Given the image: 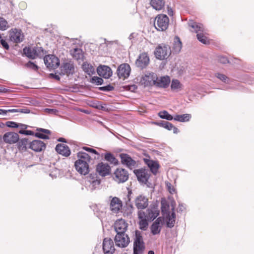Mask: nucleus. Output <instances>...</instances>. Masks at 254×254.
<instances>
[{
  "label": "nucleus",
  "mask_w": 254,
  "mask_h": 254,
  "mask_svg": "<svg viewBox=\"0 0 254 254\" xmlns=\"http://www.w3.org/2000/svg\"><path fill=\"white\" fill-rule=\"evenodd\" d=\"M191 118V115L189 114H185L183 115H176L174 120L177 121H179L181 122H185L189 121Z\"/></svg>",
  "instance_id": "33"
},
{
  "label": "nucleus",
  "mask_w": 254,
  "mask_h": 254,
  "mask_svg": "<svg viewBox=\"0 0 254 254\" xmlns=\"http://www.w3.org/2000/svg\"><path fill=\"white\" fill-rule=\"evenodd\" d=\"M169 22V18L167 15L160 14L156 17L154 26L158 31H165L168 27Z\"/></svg>",
  "instance_id": "2"
},
{
  "label": "nucleus",
  "mask_w": 254,
  "mask_h": 254,
  "mask_svg": "<svg viewBox=\"0 0 254 254\" xmlns=\"http://www.w3.org/2000/svg\"><path fill=\"white\" fill-rule=\"evenodd\" d=\"M27 146H29V143H28V139L26 138H23L20 140L18 142V148L19 150H26Z\"/></svg>",
  "instance_id": "37"
},
{
  "label": "nucleus",
  "mask_w": 254,
  "mask_h": 254,
  "mask_svg": "<svg viewBox=\"0 0 254 254\" xmlns=\"http://www.w3.org/2000/svg\"><path fill=\"white\" fill-rule=\"evenodd\" d=\"M150 230L152 234L154 235L160 234L161 230L160 225L153 223L150 226Z\"/></svg>",
  "instance_id": "38"
},
{
  "label": "nucleus",
  "mask_w": 254,
  "mask_h": 254,
  "mask_svg": "<svg viewBox=\"0 0 254 254\" xmlns=\"http://www.w3.org/2000/svg\"><path fill=\"white\" fill-rule=\"evenodd\" d=\"M159 214V211L155 208H151L147 209V219L153 220Z\"/></svg>",
  "instance_id": "26"
},
{
  "label": "nucleus",
  "mask_w": 254,
  "mask_h": 254,
  "mask_svg": "<svg viewBox=\"0 0 254 254\" xmlns=\"http://www.w3.org/2000/svg\"><path fill=\"white\" fill-rule=\"evenodd\" d=\"M116 246L120 248H126L130 243V239L126 233L116 234L114 238Z\"/></svg>",
  "instance_id": "4"
},
{
  "label": "nucleus",
  "mask_w": 254,
  "mask_h": 254,
  "mask_svg": "<svg viewBox=\"0 0 254 254\" xmlns=\"http://www.w3.org/2000/svg\"><path fill=\"white\" fill-rule=\"evenodd\" d=\"M90 82L93 84L99 85H101L103 83V79L98 76H93L90 79Z\"/></svg>",
  "instance_id": "43"
},
{
  "label": "nucleus",
  "mask_w": 254,
  "mask_h": 254,
  "mask_svg": "<svg viewBox=\"0 0 254 254\" xmlns=\"http://www.w3.org/2000/svg\"><path fill=\"white\" fill-rule=\"evenodd\" d=\"M36 58L42 56L44 54V50L42 48L39 47H33Z\"/></svg>",
  "instance_id": "46"
},
{
  "label": "nucleus",
  "mask_w": 254,
  "mask_h": 254,
  "mask_svg": "<svg viewBox=\"0 0 254 254\" xmlns=\"http://www.w3.org/2000/svg\"><path fill=\"white\" fill-rule=\"evenodd\" d=\"M146 170L143 168H141L139 169H135L133 171L135 175H146L145 172Z\"/></svg>",
  "instance_id": "54"
},
{
  "label": "nucleus",
  "mask_w": 254,
  "mask_h": 254,
  "mask_svg": "<svg viewBox=\"0 0 254 254\" xmlns=\"http://www.w3.org/2000/svg\"><path fill=\"white\" fill-rule=\"evenodd\" d=\"M158 77L156 73L154 72H147L142 76L141 79V83L145 86L156 85V80Z\"/></svg>",
  "instance_id": "6"
},
{
  "label": "nucleus",
  "mask_w": 254,
  "mask_h": 254,
  "mask_svg": "<svg viewBox=\"0 0 254 254\" xmlns=\"http://www.w3.org/2000/svg\"><path fill=\"white\" fill-rule=\"evenodd\" d=\"M3 141L8 144H14L19 140V136L18 133L14 132H7L3 135Z\"/></svg>",
  "instance_id": "12"
},
{
  "label": "nucleus",
  "mask_w": 254,
  "mask_h": 254,
  "mask_svg": "<svg viewBox=\"0 0 254 254\" xmlns=\"http://www.w3.org/2000/svg\"><path fill=\"white\" fill-rule=\"evenodd\" d=\"M72 57L76 60H78L82 58L83 55L82 51L78 48L74 49L70 51Z\"/></svg>",
  "instance_id": "36"
},
{
  "label": "nucleus",
  "mask_w": 254,
  "mask_h": 254,
  "mask_svg": "<svg viewBox=\"0 0 254 254\" xmlns=\"http://www.w3.org/2000/svg\"><path fill=\"white\" fill-rule=\"evenodd\" d=\"M46 144L41 140H34L29 143V148L35 152H41L45 149Z\"/></svg>",
  "instance_id": "14"
},
{
  "label": "nucleus",
  "mask_w": 254,
  "mask_h": 254,
  "mask_svg": "<svg viewBox=\"0 0 254 254\" xmlns=\"http://www.w3.org/2000/svg\"><path fill=\"white\" fill-rule=\"evenodd\" d=\"M0 43H1V44L2 45V46L5 49H6L7 50L9 49L8 44H7V43L4 40L1 39V41H0Z\"/></svg>",
  "instance_id": "61"
},
{
  "label": "nucleus",
  "mask_w": 254,
  "mask_h": 254,
  "mask_svg": "<svg viewBox=\"0 0 254 254\" xmlns=\"http://www.w3.org/2000/svg\"><path fill=\"white\" fill-rule=\"evenodd\" d=\"M18 124L13 121H7L5 123V126L10 128H18Z\"/></svg>",
  "instance_id": "47"
},
{
  "label": "nucleus",
  "mask_w": 254,
  "mask_h": 254,
  "mask_svg": "<svg viewBox=\"0 0 254 254\" xmlns=\"http://www.w3.org/2000/svg\"><path fill=\"white\" fill-rule=\"evenodd\" d=\"M127 227L128 224L122 219L117 220L114 225V228L116 234L126 233Z\"/></svg>",
  "instance_id": "9"
},
{
  "label": "nucleus",
  "mask_w": 254,
  "mask_h": 254,
  "mask_svg": "<svg viewBox=\"0 0 254 254\" xmlns=\"http://www.w3.org/2000/svg\"><path fill=\"white\" fill-rule=\"evenodd\" d=\"M28 127V126L25 124L18 123V127L20 128V130H25Z\"/></svg>",
  "instance_id": "62"
},
{
  "label": "nucleus",
  "mask_w": 254,
  "mask_h": 254,
  "mask_svg": "<svg viewBox=\"0 0 254 254\" xmlns=\"http://www.w3.org/2000/svg\"><path fill=\"white\" fill-rule=\"evenodd\" d=\"M8 27L7 21L2 17H0V30H5Z\"/></svg>",
  "instance_id": "44"
},
{
  "label": "nucleus",
  "mask_w": 254,
  "mask_h": 254,
  "mask_svg": "<svg viewBox=\"0 0 254 254\" xmlns=\"http://www.w3.org/2000/svg\"><path fill=\"white\" fill-rule=\"evenodd\" d=\"M149 58L146 53H142L139 55L136 61V66L141 69L145 68L149 63Z\"/></svg>",
  "instance_id": "13"
},
{
  "label": "nucleus",
  "mask_w": 254,
  "mask_h": 254,
  "mask_svg": "<svg viewBox=\"0 0 254 254\" xmlns=\"http://www.w3.org/2000/svg\"><path fill=\"white\" fill-rule=\"evenodd\" d=\"M216 76L220 80H222V81L225 83L227 82L228 78L224 74L218 73L216 74Z\"/></svg>",
  "instance_id": "52"
},
{
  "label": "nucleus",
  "mask_w": 254,
  "mask_h": 254,
  "mask_svg": "<svg viewBox=\"0 0 254 254\" xmlns=\"http://www.w3.org/2000/svg\"><path fill=\"white\" fill-rule=\"evenodd\" d=\"M105 159L109 162L110 164L117 165L119 164V161L114 155L111 153L108 152L105 154Z\"/></svg>",
  "instance_id": "30"
},
{
  "label": "nucleus",
  "mask_w": 254,
  "mask_h": 254,
  "mask_svg": "<svg viewBox=\"0 0 254 254\" xmlns=\"http://www.w3.org/2000/svg\"><path fill=\"white\" fill-rule=\"evenodd\" d=\"M115 175H126V171L123 168H118L115 172Z\"/></svg>",
  "instance_id": "58"
},
{
  "label": "nucleus",
  "mask_w": 254,
  "mask_h": 254,
  "mask_svg": "<svg viewBox=\"0 0 254 254\" xmlns=\"http://www.w3.org/2000/svg\"><path fill=\"white\" fill-rule=\"evenodd\" d=\"M170 83V78L169 76L166 75L158 78L155 85L159 87L166 88L169 86Z\"/></svg>",
  "instance_id": "24"
},
{
  "label": "nucleus",
  "mask_w": 254,
  "mask_h": 254,
  "mask_svg": "<svg viewBox=\"0 0 254 254\" xmlns=\"http://www.w3.org/2000/svg\"><path fill=\"white\" fill-rule=\"evenodd\" d=\"M12 111H13L12 109L4 110L0 109V115L6 116L9 113H12Z\"/></svg>",
  "instance_id": "55"
},
{
  "label": "nucleus",
  "mask_w": 254,
  "mask_h": 254,
  "mask_svg": "<svg viewBox=\"0 0 254 254\" xmlns=\"http://www.w3.org/2000/svg\"><path fill=\"white\" fill-rule=\"evenodd\" d=\"M23 53L29 59H34L36 58L33 47H25L23 49Z\"/></svg>",
  "instance_id": "32"
},
{
  "label": "nucleus",
  "mask_w": 254,
  "mask_h": 254,
  "mask_svg": "<svg viewBox=\"0 0 254 254\" xmlns=\"http://www.w3.org/2000/svg\"><path fill=\"white\" fill-rule=\"evenodd\" d=\"M57 152L63 156L67 157L70 154V150L69 147L64 144H58L56 147Z\"/></svg>",
  "instance_id": "23"
},
{
  "label": "nucleus",
  "mask_w": 254,
  "mask_h": 254,
  "mask_svg": "<svg viewBox=\"0 0 254 254\" xmlns=\"http://www.w3.org/2000/svg\"><path fill=\"white\" fill-rule=\"evenodd\" d=\"M147 212L145 213V212L142 210H140L138 212V218L139 220H142L144 219H147Z\"/></svg>",
  "instance_id": "49"
},
{
  "label": "nucleus",
  "mask_w": 254,
  "mask_h": 254,
  "mask_svg": "<svg viewBox=\"0 0 254 254\" xmlns=\"http://www.w3.org/2000/svg\"><path fill=\"white\" fill-rule=\"evenodd\" d=\"M18 133L21 134H25V135H35L33 131L31 130H20L18 131Z\"/></svg>",
  "instance_id": "57"
},
{
  "label": "nucleus",
  "mask_w": 254,
  "mask_h": 254,
  "mask_svg": "<svg viewBox=\"0 0 254 254\" xmlns=\"http://www.w3.org/2000/svg\"><path fill=\"white\" fill-rule=\"evenodd\" d=\"M182 48V44L180 39L178 36L175 37L174 39L173 52L175 53H179Z\"/></svg>",
  "instance_id": "25"
},
{
  "label": "nucleus",
  "mask_w": 254,
  "mask_h": 254,
  "mask_svg": "<svg viewBox=\"0 0 254 254\" xmlns=\"http://www.w3.org/2000/svg\"><path fill=\"white\" fill-rule=\"evenodd\" d=\"M218 61L220 63L225 64L228 63L227 58L224 56H220L218 57Z\"/></svg>",
  "instance_id": "59"
},
{
  "label": "nucleus",
  "mask_w": 254,
  "mask_h": 254,
  "mask_svg": "<svg viewBox=\"0 0 254 254\" xmlns=\"http://www.w3.org/2000/svg\"><path fill=\"white\" fill-rule=\"evenodd\" d=\"M149 220L146 219H144L142 220H139L138 222V225L139 227V229L142 231L146 230L148 226V222Z\"/></svg>",
  "instance_id": "42"
},
{
  "label": "nucleus",
  "mask_w": 254,
  "mask_h": 254,
  "mask_svg": "<svg viewBox=\"0 0 254 254\" xmlns=\"http://www.w3.org/2000/svg\"><path fill=\"white\" fill-rule=\"evenodd\" d=\"M98 74L105 78H109L112 75L111 68L107 65H100L97 69Z\"/></svg>",
  "instance_id": "19"
},
{
  "label": "nucleus",
  "mask_w": 254,
  "mask_h": 254,
  "mask_svg": "<svg viewBox=\"0 0 254 254\" xmlns=\"http://www.w3.org/2000/svg\"><path fill=\"white\" fill-rule=\"evenodd\" d=\"M130 67L128 64H123L118 68L117 74L120 78H127L129 75Z\"/></svg>",
  "instance_id": "11"
},
{
  "label": "nucleus",
  "mask_w": 254,
  "mask_h": 254,
  "mask_svg": "<svg viewBox=\"0 0 254 254\" xmlns=\"http://www.w3.org/2000/svg\"><path fill=\"white\" fill-rule=\"evenodd\" d=\"M183 85L178 79H174L172 80L171 84V88L172 91L178 92L183 89Z\"/></svg>",
  "instance_id": "29"
},
{
  "label": "nucleus",
  "mask_w": 254,
  "mask_h": 254,
  "mask_svg": "<svg viewBox=\"0 0 254 254\" xmlns=\"http://www.w3.org/2000/svg\"><path fill=\"white\" fill-rule=\"evenodd\" d=\"M150 176H136L138 181L143 184H146L148 187H150L151 183L148 182V179Z\"/></svg>",
  "instance_id": "40"
},
{
  "label": "nucleus",
  "mask_w": 254,
  "mask_h": 254,
  "mask_svg": "<svg viewBox=\"0 0 254 254\" xmlns=\"http://www.w3.org/2000/svg\"><path fill=\"white\" fill-rule=\"evenodd\" d=\"M12 110H13V111H12V113L19 112L24 114H28L30 113V110L27 108L12 109Z\"/></svg>",
  "instance_id": "50"
},
{
  "label": "nucleus",
  "mask_w": 254,
  "mask_h": 254,
  "mask_svg": "<svg viewBox=\"0 0 254 254\" xmlns=\"http://www.w3.org/2000/svg\"><path fill=\"white\" fill-rule=\"evenodd\" d=\"M100 89L102 91H111L114 89V87L110 85H108L105 86L101 87L100 88Z\"/></svg>",
  "instance_id": "56"
},
{
  "label": "nucleus",
  "mask_w": 254,
  "mask_h": 254,
  "mask_svg": "<svg viewBox=\"0 0 254 254\" xmlns=\"http://www.w3.org/2000/svg\"><path fill=\"white\" fill-rule=\"evenodd\" d=\"M165 185H166V186L168 191L170 192V193L173 194L174 192H175V190L172 187V185L171 184V183H170L168 181H165Z\"/></svg>",
  "instance_id": "48"
},
{
  "label": "nucleus",
  "mask_w": 254,
  "mask_h": 254,
  "mask_svg": "<svg viewBox=\"0 0 254 254\" xmlns=\"http://www.w3.org/2000/svg\"><path fill=\"white\" fill-rule=\"evenodd\" d=\"M82 68L85 72L89 75H92L95 73L94 67L90 64L84 63L82 64Z\"/></svg>",
  "instance_id": "31"
},
{
  "label": "nucleus",
  "mask_w": 254,
  "mask_h": 254,
  "mask_svg": "<svg viewBox=\"0 0 254 254\" xmlns=\"http://www.w3.org/2000/svg\"><path fill=\"white\" fill-rule=\"evenodd\" d=\"M154 53L156 59L163 60L169 57L171 54V50L169 45L161 44L156 48Z\"/></svg>",
  "instance_id": "1"
},
{
  "label": "nucleus",
  "mask_w": 254,
  "mask_h": 254,
  "mask_svg": "<svg viewBox=\"0 0 254 254\" xmlns=\"http://www.w3.org/2000/svg\"><path fill=\"white\" fill-rule=\"evenodd\" d=\"M189 25L194 30L195 32L197 34L204 31L203 26L201 24L191 22L189 23Z\"/></svg>",
  "instance_id": "34"
},
{
  "label": "nucleus",
  "mask_w": 254,
  "mask_h": 254,
  "mask_svg": "<svg viewBox=\"0 0 254 254\" xmlns=\"http://www.w3.org/2000/svg\"><path fill=\"white\" fill-rule=\"evenodd\" d=\"M167 122H167V121H161V122H159V123H156L155 124H156L160 127H165L166 124H167L166 123Z\"/></svg>",
  "instance_id": "64"
},
{
  "label": "nucleus",
  "mask_w": 254,
  "mask_h": 254,
  "mask_svg": "<svg viewBox=\"0 0 254 254\" xmlns=\"http://www.w3.org/2000/svg\"><path fill=\"white\" fill-rule=\"evenodd\" d=\"M150 3L153 8L157 10L162 9L165 4L164 0H151Z\"/></svg>",
  "instance_id": "27"
},
{
  "label": "nucleus",
  "mask_w": 254,
  "mask_h": 254,
  "mask_svg": "<svg viewBox=\"0 0 254 254\" xmlns=\"http://www.w3.org/2000/svg\"><path fill=\"white\" fill-rule=\"evenodd\" d=\"M78 160L77 161H80V162H83V163L86 162L89 163L91 160L90 156L86 153L80 151L77 153Z\"/></svg>",
  "instance_id": "28"
},
{
  "label": "nucleus",
  "mask_w": 254,
  "mask_h": 254,
  "mask_svg": "<svg viewBox=\"0 0 254 254\" xmlns=\"http://www.w3.org/2000/svg\"><path fill=\"white\" fill-rule=\"evenodd\" d=\"M23 36L20 30L16 29H12L10 32V39L11 41L18 43L23 40Z\"/></svg>",
  "instance_id": "20"
},
{
  "label": "nucleus",
  "mask_w": 254,
  "mask_h": 254,
  "mask_svg": "<svg viewBox=\"0 0 254 254\" xmlns=\"http://www.w3.org/2000/svg\"><path fill=\"white\" fill-rule=\"evenodd\" d=\"M36 130H37L38 131H41L43 133H46L47 134H49L51 133L50 130L47 129L42 128H37Z\"/></svg>",
  "instance_id": "60"
},
{
  "label": "nucleus",
  "mask_w": 254,
  "mask_h": 254,
  "mask_svg": "<svg viewBox=\"0 0 254 254\" xmlns=\"http://www.w3.org/2000/svg\"><path fill=\"white\" fill-rule=\"evenodd\" d=\"M113 179L118 184L123 183L128 179V176H113Z\"/></svg>",
  "instance_id": "39"
},
{
  "label": "nucleus",
  "mask_w": 254,
  "mask_h": 254,
  "mask_svg": "<svg viewBox=\"0 0 254 254\" xmlns=\"http://www.w3.org/2000/svg\"><path fill=\"white\" fill-rule=\"evenodd\" d=\"M204 33V31L198 33L196 35V37L198 40L202 43L204 44H208L209 43V40L205 35Z\"/></svg>",
  "instance_id": "35"
},
{
  "label": "nucleus",
  "mask_w": 254,
  "mask_h": 254,
  "mask_svg": "<svg viewBox=\"0 0 254 254\" xmlns=\"http://www.w3.org/2000/svg\"><path fill=\"white\" fill-rule=\"evenodd\" d=\"M143 160L145 163L149 168L151 172L155 175L157 173L158 169L159 168V165L157 161L150 160L147 158H144Z\"/></svg>",
  "instance_id": "22"
},
{
  "label": "nucleus",
  "mask_w": 254,
  "mask_h": 254,
  "mask_svg": "<svg viewBox=\"0 0 254 254\" xmlns=\"http://www.w3.org/2000/svg\"><path fill=\"white\" fill-rule=\"evenodd\" d=\"M145 249V246L142 233L140 231L136 230L133 238V249L144 251Z\"/></svg>",
  "instance_id": "3"
},
{
  "label": "nucleus",
  "mask_w": 254,
  "mask_h": 254,
  "mask_svg": "<svg viewBox=\"0 0 254 254\" xmlns=\"http://www.w3.org/2000/svg\"><path fill=\"white\" fill-rule=\"evenodd\" d=\"M122 206V202L119 198L117 197L113 198L110 203V208L112 212L116 213H118Z\"/></svg>",
  "instance_id": "21"
},
{
  "label": "nucleus",
  "mask_w": 254,
  "mask_h": 254,
  "mask_svg": "<svg viewBox=\"0 0 254 254\" xmlns=\"http://www.w3.org/2000/svg\"><path fill=\"white\" fill-rule=\"evenodd\" d=\"M135 204L138 209H144L148 205V200L142 195H139L135 199Z\"/></svg>",
  "instance_id": "17"
},
{
  "label": "nucleus",
  "mask_w": 254,
  "mask_h": 254,
  "mask_svg": "<svg viewBox=\"0 0 254 254\" xmlns=\"http://www.w3.org/2000/svg\"><path fill=\"white\" fill-rule=\"evenodd\" d=\"M121 162L123 164L126 165L130 169L134 168L136 166V162L133 160L128 154L121 153L120 154Z\"/></svg>",
  "instance_id": "10"
},
{
  "label": "nucleus",
  "mask_w": 254,
  "mask_h": 254,
  "mask_svg": "<svg viewBox=\"0 0 254 254\" xmlns=\"http://www.w3.org/2000/svg\"><path fill=\"white\" fill-rule=\"evenodd\" d=\"M166 124V126L164 128L167 129L169 130H171L172 129V127H173V125L169 122H167Z\"/></svg>",
  "instance_id": "63"
},
{
  "label": "nucleus",
  "mask_w": 254,
  "mask_h": 254,
  "mask_svg": "<svg viewBox=\"0 0 254 254\" xmlns=\"http://www.w3.org/2000/svg\"><path fill=\"white\" fill-rule=\"evenodd\" d=\"M96 171L99 175H110L111 168L107 163L100 162L96 165Z\"/></svg>",
  "instance_id": "16"
},
{
  "label": "nucleus",
  "mask_w": 254,
  "mask_h": 254,
  "mask_svg": "<svg viewBox=\"0 0 254 254\" xmlns=\"http://www.w3.org/2000/svg\"><path fill=\"white\" fill-rule=\"evenodd\" d=\"M102 246L104 254H113L115 252L114 242L111 238L104 239Z\"/></svg>",
  "instance_id": "8"
},
{
  "label": "nucleus",
  "mask_w": 254,
  "mask_h": 254,
  "mask_svg": "<svg viewBox=\"0 0 254 254\" xmlns=\"http://www.w3.org/2000/svg\"><path fill=\"white\" fill-rule=\"evenodd\" d=\"M101 183V179L98 176H85L84 184L88 186L91 190H95Z\"/></svg>",
  "instance_id": "5"
},
{
  "label": "nucleus",
  "mask_w": 254,
  "mask_h": 254,
  "mask_svg": "<svg viewBox=\"0 0 254 254\" xmlns=\"http://www.w3.org/2000/svg\"><path fill=\"white\" fill-rule=\"evenodd\" d=\"M26 65L27 67H29L34 70H37L38 68V66L37 65H36L35 64L30 61L28 62L26 64Z\"/></svg>",
  "instance_id": "53"
},
{
  "label": "nucleus",
  "mask_w": 254,
  "mask_h": 254,
  "mask_svg": "<svg viewBox=\"0 0 254 254\" xmlns=\"http://www.w3.org/2000/svg\"><path fill=\"white\" fill-rule=\"evenodd\" d=\"M44 63L47 67L53 69L57 68L60 65L59 59L53 55H47L44 59Z\"/></svg>",
  "instance_id": "7"
},
{
  "label": "nucleus",
  "mask_w": 254,
  "mask_h": 254,
  "mask_svg": "<svg viewBox=\"0 0 254 254\" xmlns=\"http://www.w3.org/2000/svg\"><path fill=\"white\" fill-rule=\"evenodd\" d=\"M158 116L161 119H164L168 121L172 120L174 118L166 111H163L158 113Z\"/></svg>",
  "instance_id": "41"
},
{
  "label": "nucleus",
  "mask_w": 254,
  "mask_h": 254,
  "mask_svg": "<svg viewBox=\"0 0 254 254\" xmlns=\"http://www.w3.org/2000/svg\"><path fill=\"white\" fill-rule=\"evenodd\" d=\"M35 136L39 138L44 139H49V137L48 135L45 134L41 132H36L35 133Z\"/></svg>",
  "instance_id": "51"
},
{
  "label": "nucleus",
  "mask_w": 254,
  "mask_h": 254,
  "mask_svg": "<svg viewBox=\"0 0 254 254\" xmlns=\"http://www.w3.org/2000/svg\"><path fill=\"white\" fill-rule=\"evenodd\" d=\"M74 166L77 171L81 175H87L89 172V165L86 162L76 161Z\"/></svg>",
  "instance_id": "15"
},
{
  "label": "nucleus",
  "mask_w": 254,
  "mask_h": 254,
  "mask_svg": "<svg viewBox=\"0 0 254 254\" xmlns=\"http://www.w3.org/2000/svg\"><path fill=\"white\" fill-rule=\"evenodd\" d=\"M175 220L171 218V216L168 214L166 216V226L171 228L174 226Z\"/></svg>",
  "instance_id": "45"
},
{
  "label": "nucleus",
  "mask_w": 254,
  "mask_h": 254,
  "mask_svg": "<svg viewBox=\"0 0 254 254\" xmlns=\"http://www.w3.org/2000/svg\"><path fill=\"white\" fill-rule=\"evenodd\" d=\"M60 74L69 75L73 74L74 72V66L72 63H64L60 67Z\"/></svg>",
  "instance_id": "18"
}]
</instances>
